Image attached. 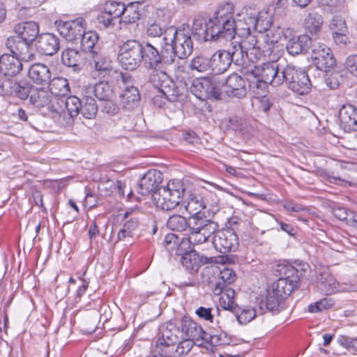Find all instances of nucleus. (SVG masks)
<instances>
[{
  "label": "nucleus",
  "instance_id": "393cba45",
  "mask_svg": "<svg viewBox=\"0 0 357 357\" xmlns=\"http://www.w3.org/2000/svg\"><path fill=\"white\" fill-rule=\"evenodd\" d=\"M316 285L318 290L326 295L335 294L337 281L327 268L318 271L316 276Z\"/></svg>",
  "mask_w": 357,
  "mask_h": 357
},
{
  "label": "nucleus",
  "instance_id": "79ce46f5",
  "mask_svg": "<svg viewBox=\"0 0 357 357\" xmlns=\"http://www.w3.org/2000/svg\"><path fill=\"white\" fill-rule=\"evenodd\" d=\"M49 90L51 95L56 96H65L70 91L68 82L66 78L58 77L50 79Z\"/></svg>",
  "mask_w": 357,
  "mask_h": 357
},
{
  "label": "nucleus",
  "instance_id": "72a5a7b5",
  "mask_svg": "<svg viewBox=\"0 0 357 357\" xmlns=\"http://www.w3.org/2000/svg\"><path fill=\"white\" fill-rule=\"evenodd\" d=\"M140 100L139 90L133 86H126L121 95V104L126 110L130 111L137 108L139 105Z\"/></svg>",
  "mask_w": 357,
  "mask_h": 357
},
{
  "label": "nucleus",
  "instance_id": "ddd939ff",
  "mask_svg": "<svg viewBox=\"0 0 357 357\" xmlns=\"http://www.w3.org/2000/svg\"><path fill=\"white\" fill-rule=\"evenodd\" d=\"M177 255H181V263L191 273H197L202 265L212 264L215 261L214 257L200 255L195 250L186 248V250H177Z\"/></svg>",
  "mask_w": 357,
  "mask_h": 357
},
{
  "label": "nucleus",
  "instance_id": "a19ab883",
  "mask_svg": "<svg viewBox=\"0 0 357 357\" xmlns=\"http://www.w3.org/2000/svg\"><path fill=\"white\" fill-rule=\"evenodd\" d=\"M98 39V35L96 31H89L85 32L84 31L79 39L82 50L84 51H89L91 54L100 51L99 45L97 44Z\"/></svg>",
  "mask_w": 357,
  "mask_h": 357
},
{
  "label": "nucleus",
  "instance_id": "864d4df0",
  "mask_svg": "<svg viewBox=\"0 0 357 357\" xmlns=\"http://www.w3.org/2000/svg\"><path fill=\"white\" fill-rule=\"evenodd\" d=\"M204 341L213 346L228 345L231 342V338L224 332L216 334L206 333Z\"/></svg>",
  "mask_w": 357,
  "mask_h": 357
},
{
  "label": "nucleus",
  "instance_id": "2f4dec72",
  "mask_svg": "<svg viewBox=\"0 0 357 357\" xmlns=\"http://www.w3.org/2000/svg\"><path fill=\"white\" fill-rule=\"evenodd\" d=\"M160 91L169 101L176 102L184 96L185 87L182 83L178 84L169 77L165 80L162 88H160Z\"/></svg>",
  "mask_w": 357,
  "mask_h": 357
},
{
  "label": "nucleus",
  "instance_id": "09e8293b",
  "mask_svg": "<svg viewBox=\"0 0 357 357\" xmlns=\"http://www.w3.org/2000/svg\"><path fill=\"white\" fill-rule=\"evenodd\" d=\"M188 219L181 215H171L167 221V227L172 231H183L188 229Z\"/></svg>",
  "mask_w": 357,
  "mask_h": 357
},
{
  "label": "nucleus",
  "instance_id": "dca6fc26",
  "mask_svg": "<svg viewBox=\"0 0 357 357\" xmlns=\"http://www.w3.org/2000/svg\"><path fill=\"white\" fill-rule=\"evenodd\" d=\"M285 62L264 63L261 66L260 77L273 86H280L284 84L283 73Z\"/></svg>",
  "mask_w": 357,
  "mask_h": 357
},
{
  "label": "nucleus",
  "instance_id": "bf43d9fd",
  "mask_svg": "<svg viewBox=\"0 0 357 357\" xmlns=\"http://www.w3.org/2000/svg\"><path fill=\"white\" fill-rule=\"evenodd\" d=\"M333 301L331 298H324L320 301L312 303L308 306V311L311 313H317L324 310H327L333 305Z\"/></svg>",
  "mask_w": 357,
  "mask_h": 357
},
{
  "label": "nucleus",
  "instance_id": "7ed1b4c3",
  "mask_svg": "<svg viewBox=\"0 0 357 357\" xmlns=\"http://www.w3.org/2000/svg\"><path fill=\"white\" fill-rule=\"evenodd\" d=\"M192 35L194 36L192 26L183 24L178 28L170 26L164 31L162 41L169 52V56L172 59L174 69H179L180 66L176 62V57L180 59H186L193 52V43Z\"/></svg>",
  "mask_w": 357,
  "mask_h": 357
},
{
  "label": "nucleus",
  "instance_id": "bb28decb",
  "mask_svg": "<svg viewBox=\"0 0 357 357\" xmlns=\"http://www.w3.org/2000/svg\"><path fill=\"white\" fill-rule=\"evenodd\" d=\"M188 230L197 231L208 230L207 233L211 231H216L218 225L206 217L204 213L190 215L188 218Z\"/></svg>",
  "mask_w": 357,
  "mask_h": 357
},
{
  "label": "nucleus",
  "instance_id": "cd10ccee",
  "mask_svg": "<svg viewBox=\"0 0 357 357\" xmlns=\"http://www.w3.org/2000/svg\"><path fill=\"white\" fill-rule=\"evenodd\" d=\"M15 33L24 39L33 43L36 42L39 34V25L33 21H26L16 24L14 27Z\"/></svg>",
  "mask_w": 357,
  "mask_h": 357
},
{
  "label": "nucleus",
  "instance_id": "2eb2a0df",
  "mask_svg": "<svg viewBox=\"0 0 357 357\" xmlns=\"http://www.w3.org/2000/svg\"><path fill=\"white\" fill-rule=\"evenodd\" d=\"M191 92L199 100L220 99V93L206 77L195 79L190 86Z\"/></svg>",
  "mask_w": 357,
  "mask_h": 357
},
{
  "label": "nucleus",
  "instance_id": "473e14b6",
  "mask_svg": "<svg viewBox=\"0 0 357 357\" xmlns=\"http://www.w3.org/2000/svg\"><path fill=\"white\" fill-rule=\"evenodd\" d=\"M222 307L225 310L232 312L241 324H246L256 317V310L250 307L241 308L237 305L231 303V302L226 306L225 301L223 300Z\"/></svg>",
  "mask_w": 357,
  "mask_h": 357
},
{
  "label": "nucleus",
  "instance_id": "aec40b11",
  "mask_svg": "<svg viewBox=\"0 0 357 357\" xmlns=\"http://www.w3.org/2000/svg\"><path fill=\"white\" fill-rule=\"evenodd\" d=\"M339 121L345 132L357 131V107L351 104L343 105L339 110Z\"/></svg>",
  "mask_w": 357,
  "mask_h": 357
},
{
  "label": "nucleus",
  "instance_id": "4d7b16f0",
  "mask_svg": "<svg viewBox=\"0 0 357 357\" xmlns=\"http://www.w3.org/2000/svg\"><path fill=\"white\" fill-rule=\"evenodd\" d=\"M33 86L28 82L18 83L14 88L13 96L22 100L30 98Z\"/></svg>",
  "mask_w": 357,
  "mask_h": 357
},
{
  "label": "nucleus",
  "instance_id": "338daca9",
  "mask_svg": "<svg viewBox=\"0 0 357 357\" xmlns=\"http://www.w3.org/2000/svg\"><path fill=\"white\" fill-rule=\"evenodd\" d=\"M345 67L351 74L357 77V54H352L347 58Z\"/></svg>",
  "mask_w": 357,
  "mask_h": 357
},
{
  "label": "nucleus",
  "instance_id": "1a4fd4ad",
  "mask_svg": "<svg viewBox=\"0 0 357 357\" xmlns=\"http://www.w3.org/2000/svg\"><path fill=\"white\" fill-rule=\"evenodd\" d=\"M212 243L215 249L223 254L235 252L238 247V237L233 229L227 228L215 231Z\"/></svg>",
  "mask_w": 357,
  "mask_h": 357
},
{
  "label": "nucleus",
  "instance_id": "ea45409f",
  "mask_svg": "<svg viewBox=\"0 0 357 357\" xmlns=\"http://www.w3.org/2000/svg\"><path fill=\"white\" fill-rule=\"evenodd\" d=\"M91 54L94 68L98 72L99 75L102 77L109 75L112 71L110 60L99 52V51Z\"/></svg>",
  "mask_w": 357,
  "mask_h": 357
},
{
  "label": "nucleus",
  "instance_id": "6e6552de",
  "mask_svg": "<svg viewBox=\"0 0 357 357\" xmlns=\"http://www.w3.org/2000/svg\"><path fill=\"white\" fill-rule=\"evenodd\" d=\"M282 33L283 39L286 41L285 47L287 52L293 56L300 54H306L312 47L311 38L305 34L296 36L292 29L286 28L284 31H279Z\"/></svg>",
  "mask_w": 357,
  "mask_h": 357
},
{
  "label": "nucleus",
  "instance_id": "f257e3e1",
  "mask_svg": "<svg viewBox=\"0 0 357 357\" xmlns=\"http://www.w3.org/2000/svg\"><path fill=\"white\" fill-rule=\"evenodd\" d=\"M235 7L232 3H220L212 15L198 13L192 22L194 37L201 42L231 40L235 38Z\"/></svg>",
  "mask_w": 357,
  "mask_h": 357
},
{
  "label": "nucleus",
  "instance_id": "13d9d810",
  "mask_svg": "<svg viewBox=\"0 0 357 357\" xmlns=\"http://www.w3.org/2000/svg\"><path fill=\"white\" fill-rule=\"evenodd\" d=\"M11 77L2 76L0 78V95L1 96H13L14 88L17 84V82H15Z\"/></svg>",
  "mask_w": 357,
  "mask_h": 357
},
{
  "label": "nucleus",
  "instance_id": "f3484780",
  "mask_svg": "<svg viewBox=\"0 0 357 357\" xmlns=\"http://www.w3.org/2000/svg\"><path fill=\"white\" fill-rule=\"evenodd\" d=\"M31 45L17 35L9 37L6 42V47L12 55L24 61L32 60L34 57V54L30 52Z\"/></svg>",
  "mask_w": 357,
  "mask_h": 357
},
{
  "label": "nucleus",
  "instance_id": "a18cd8bd",
  "mask_svg": "<svg viewBox=\"0 0 357 357\" xmlns=\"http://www.w3.org/2000/svg\"><path fill=\"white\" fill-rule=\"evenodd\" d=\"M95 96L100 101L111 100L114 91L107 82H100L91 87Z\"/></svg>",
  "mask_w": 357,
  "mask_h": 357
},
{
  "label": "nucleus",
  "instance_id": "69168bd1",
  "mask_svg": "<svg viewBox=\"0 0 357 357\" xmlns=\"http://www.w3.org/2000/svg\"><path fill=\"white\" fill-rule=\"evenodd\" d=\"M212 308L199 307L195 310L196 314L202 319L213 322V315L212 314Z\"/></svg>",
  "mask_w": 357,
  "mask_h": 357
},
{
  "label": "nucleus",
  "instance_id": "de8ad7c7",
  "mask_svg": "<svg viewBox=\"0 0 357 357\" xmlns=\"http://www.w3.org/2000/svg\"><path fill=\"white\" fill-rule=\"evenodd\" d=\"M139 225V220L137 218H130L124 223L123 227L119 231L117 239L119 241H121L127 237H132L135 234Z\"/></svg>",
  "mask_w": 357,
  "mask_h": 357
},
{
  "label": "nucleus",
  "instance_id": "e433bc0d",
  "mask_svg": "<svg viewBox=\"0 0 357 357\" xmlns=\"http://www.w3.org/2000/svg\"><path fill=\"white\" fill-rule=\"evenodd\" d=\"M208 230L189 231L190 236L188 238H183L180 242L178 249L180 250H186V248L191 249L192 244H202L205 243L211 235L213 234L215 231H211L207 233Z\"/></svg>",
  "mask_w": 357,
  "mask_h": 357
},
{
  "label": "nucleus",
  "instance_id": "a211bd4d",
  "mask_svg": "<svg viewBox=\"0 0 357 357\" xmlns=\"http://www.w3.org/2000/svg\"><path fill=\"white\" fill-rule=\"evenodd\" d=\"M35 47L39 53L46 56H52L59 50L60 40L53 33H42L38 36Z\"/></svg>",
  "mask_w": 357,
  "mask_h": 357
},
{
  "label": "nucleus",
  "instance_id": "58836bf2",
  "mask_svg": "<svg viewBox=\"0 0 357 357\" xmlns=\"http://www.w3.org/2000/svg\"><path fill=\"white\" fill-rule=\"evenodd\" d=\"M185 208L191 215L204 213L203 211L206 207L204 197L199 194H190L184 202Z\"/></svg>",
  "mask_w": 357,
  "mask_h": 357
},
{
  "label": "nucleus",
  "instance_id": "4be33fe9",
  "mask_svg": "<svg viewBox=\"0 0 357 357\" xmlns=\"http://www.w3.org/2000/svg\"><path fill=\"white\" fill-rule=\"evenodd\" d=\"M245 79L236 73L231 74L225 80V92L229 97L242 98L246 96Z\"/></svg>",
  "mask_w": 357,
  "mask_h": 357
},
{
  "label": "nucleus",
  "instance_id": "052dcab7",
  "mask_svg": "<svg viewBox=\"0 0 357 357\" xmlns=\"http://www.w3.org/2000/svg\"><path fill=\"white\" fill-rule=\"evenodd\" d=\"M180 339H182V340H179L176 347V346L174 347V357H176V354L178 356L187 354L191 350L194 344V341L185 338L183 336H181Z\"/></svg>",
  "mask_w": 357,
  "mask_h": 357
},
{
  "label": "nucleus",
  "instance_id": "f704fd0d",
  "mask_svg": "<svg viewBox=\"0 0 357 357\" xmlns=\"http://www.w3.org/2000/svg\"><path fill=\"white\" fill-rule=\"evenodd\" d=\"M236 274L231 269L225 268L220 271L218 280L213 284L210 282L211 289L214 294L219 295L222 294L225 286H229L236 280Z\"/></svg>",
  "mask_w": 357,
  "mask_h": 357
},
{
  "label": "nucleus",
  "instance_id": "b1692460",
  "mask_svg": "<svg viewBox=\"0 0 357 357\" xmlns=\"http://www.w3.org/2000/svg\"><path fill=\"white\" fill-rule=\"evenodd\" d=\"M21 59L12 54H3L0 56V75L14 77L22 70Z\"/></svg>",
  "mask_w": 357,
  "mask_h": 357
},
{
  "label": "nucleus",
  "instance_id": "9b49d317",
  "mask_svg": "<svg viewBox=\"0 0 357 357\" xmlns=\"http://www.w3.org/2000/svg\"><path fill=\"white\" fill-rule=\"evenodd\" d=\"M312 60L318 70L328 72L335 66L336 61L329 47L324 44H313L311 49Z\"/></svg>",
  "mask_w": 357,
  "mask_h": 357
},
{
  "label": "nucleus",
  "instance_id": "9d476101",
  "mask_svg": "<svg viewBox=\"0 0 357 357\" xmlns=\"http://www.w3.org/2000/svg\"><path fill=\"white\" fill-rule=\"evenodd\" d=\"M279 271L280 273L284 272L285 277L280 278L275 282L271 290L275 291L279 297L285 299L297 287L298 279L297 276H294V273L297 272V270L292 266H282Z\"/></svg>",
  "mask_w": 357,
  "mask_h": 357
},
{
  "label": "nucleus",
  "instance_id": "37998d69",
  "mask_svg": "<svg viewBox=\"0 0 357 357\" xmlns=\"http://www.w3.org/2000/svg\"><path fill=\"white\" fill-rule=\"evenodd\" d=\"M259 19L256 20L248 16L243 17V20L235 18V36L237 35L240 38L246 36L251 31L252 26L259 24Z\"/></svg>",
  "mask_w": 357,
  "mask_h": 357
},
{
  "label": "nucleus",
  "instance_id": "603ef678",
  "mask_svg": "<svg viewBox=\"0 0 357 357\" xmlns=\"http://www.w3.org/2000/svg\"><path fill=\"white\" fill-rule=\"evenodd\" d=\"M139 2H132L126 7L125 18L128 23H134L141 18L142 10L139 9Z\"/></svg>",
  "mask_w": 357,
  "mask_h": 357
},
{
  "label": "nucleus",
  "instance_id": "c03bdc74",
  "mask_svg": "<svg viewBox=\"0 0 357 357\" xmlns=\"http://www.w3.org/2000/svg\"><path fill=\"white\" fill-rule=\"evenodd\" d=\"M330 27L331 29L335 30L333 32V36L335 41L339 44L346 45L348 38L344 33L347 29L344 21L340 18L333 19L330 24Z\"/></svg>",
  "mask_w": 357,
  "mask_h": 357
},
{
  "label": "nucleus",
  "instance_id": "c9c22d12",
  "mask_svg": "<svg viewBox=\"0 0 357 357\" xmlns=\"http://www.w3.org/2000/svg\"><path fill=\"white\" fill-rule=\"evenodd\" d=\"M284 298L279 297L275 291L271 289L268 290L265 300H261L259 304L260 312L262 314L266 312H271L273 314L280 312V305Z\"/></svg>",
  "mask_w": 357,
  "mask_h": 357
},
{
  "label": "nucleus",
  "instance_id": "6e6d98bb",
  "mask_svg": "<svg viewBox=\"0 0 357 357\" xmlns=\"http://www.w3.org/2000/svg\"><path fill=\"white\" fill-rule=\"evenodd\" d=\"M125 10L126 6L123 3L112 1L106 2L104 7L105 13L111 15L115 19L125 15Z\"/></svg>",
  "mask_w": 357,
  "mask_h": 357
},
{
  "label": "nucleus",
  "instance_id": "8fccbe9b",
  "mask_svg": "<svg viewBox=\"0 0 357 357\" xmlns=\"http://www.w3.org/2000/svg\"><path fill=\"white\" fill-rule=\"evenodd\" d=\"M322 17L317 13H309L305 19V26L312 34L317 33L321 28Z\"/></svg>",
  "mask_w": 357,
  "mask_h": 357
},
{
  "label": "nucleus",
  "instance_id": "6ab92c4d",
  "mask_svg": "<svg viewBox=\"0 0 357 357\" xmlns=\"http://www.w3.org/2000/svg\"><path fill=\"white\" fill-rule=\"evenodd\" d=\"M227 52L230 56L231 64L234 63L241 68H246L250 64L256 63L258 61L257 59H250L249 51H246L238 42H232Z\"/></svg>",
  "mask_w": 357,
  "mask_h": 357
},
{
  "label": "nucleus",
  "instance_id": "f03ea898",
  "mask_svg": "<svg viewBox=\"0 0 357 357\" xmlns=\"http://www.w3.org/2000/svg\"><path fill=\"white\" fill-rule=\"evenodd\" d=\"M163 180L162 173L157 169L149 170L138 183L139 193L151 194L158 207L165 211L174 209L182 202L185 188L180 180L169 181L165 186L159 187Z\"/></svg>",
  "mask_w": 357,
  "mask_h": 357
},
{
  "label": "nucleus",
  "instance_id": "680f3d73",
  "mask_svg": "<svg viewBox=\"0 0 357 357\" xmlns=\"http://www.w3.org/2000/svg\"><path fill=\"white\" fill-rule=\"evenodd\" d=\"M162 245L167 251L172 252L175 249L178 250L180 243L178 236L174 234L170 233L165 236ZM176 254L177 255V251Z\"/></svg>",
  "mask_w": 357,
  "mask_h": 357
},
{
  "label": "nucleus",
  "instance_id": "0eeeda50",
  "mask_svg": "<svg viewBox=\"0 0 357 357\" xmlns=\"http://www.w3.org/2000/svg\"><path fill=\"white\" fill-rule=\"evenodd\" d=\"M181 336L179 326L172 322L167 323L161 330V335L157 340L155 348L164 357H174V347L179 342Z\"/></svg>",
  "mask_w": 357,
  "mask_h": 357
},
{
  "label": "nucleus",
  "instance_id": "3c124183",
  "mask_svg": "<svg viewBox=\"0 0 357 357\" xmlns=\"http://www.w3.org/2000/svg\"><path fill=\"white\" fill-rule=\"evenodd\" d=\"M190 68L199 73L211 71L210 58L203 55L195 56L190 61Z\"/></svg>",
  "mask_w": 357,
  "mask_h": 357
},
{
  "label": "nucleus",
  "instance_id": "e2e57ef3",
  "mask_svg": "<svg viewBox=\"0 0 357 357\" xmlns=\"http://www.w3.org/2000/svg\"><path fill=\"white\" fill-rule=\"evenodd\" d=\"M337 342L345 347L349 352H357V337L352 338L348 336H340Z\"/></svg>",
  "mask_w": 357,
  "mask_h": 357
},
{
  "label": "nucleus",
  "instance_id": "c85d7f7f",
  "mask_svg": "<svg viewBox=\"0 0 357 357\" xmlns=\"http://www.w3.org/2000/svg\"><path fill=\"white\" fill-rule=\"evenodd\" d=\"M211 73L222 74L226 72L231 66L230 56L225 50L216 51L211 57Z\"/></svg>",
  "mask_w": 357,
  "mask_h": 357
},
{
  "label": "nucleus",
  "instance_id": "49530a36",
  "mask_svg": "<svg viewBox=\"0 0 357 357\" xmlns=\"http://www.w3.org/2000/svg\"><path fill=\"white\" fill-rule=\"evenodd\" d=\"M98 106L94 98L85 96L82 102L80 113L87 119H92L96 116Z\"/></svg>",
  "mask_w": 357,
  "mask_h": 357
},
{
  "label": "nucleus",
  "instance_id": "20e7f679",
  "mask_svg": "<svg viewBox=\"0 0 357 357\" xmlns=\"http://www.w3.org/2000/svg\"><path fill=\"white\" fill-rule=\"evenodd\" d=\"M169 52L162 40L160 49L158 50L149 42L142 43L143 56L142 64L149 70H170L174 68Z\"/></svg>",
  "mask_w": 357,
  "mask_h": 357
},
{
  "label": "nucleus",
  "instance_id": "c756f323",
  "mask_svg": "<svg viewBox=\"0 0 357 357\" xmlns=\"http://www.w3.org/2000/svg\"><path fill=\"white\" fill-rule=\"evenodd\" d=\"M61 61L63 65L73 68L74 71H79L85 62L83 54L73 48H66L62 52Z\"/></svg>",
  "mask_w": 357,
  "mask_h": 357
},
{
  "label": "nucleus",
  "instance_id": "5701e85b",
  "mask_svg": "<svg viewBox=\"0 0 357 357\" xmlns=\"http://www.w3.org/2000/svg\"><path fill=\"white\" fill-rule=\"evenodd\" d=\"M179 327L181 336L185 338L194 342L205 340L206 332L203 330L201 326L187 317L181 321Z\"/></svg>",
  "mask_w": 357,
  "mask_h": 357
},
{
  "label": "nucleus",
  "instance_id": "5fc2aeb1",
  "mask_svg": "<svg viewBox=\"0 0 357 357\" xmlns=\"http://www.w3.org/2000/svg\"><path fill=\"white\" fill-rule=\"evenodd\" d=\"M152 72L149 75V80L152 85L160 91L162 88L165 80L169 77L166 73L167 70H151Z\"/></svg>",
  "mask_w": 357,
  "mask_h": 357
},
{
  "label": "nucleus",
  "instance_id": "774afa93",
  "mask_svg": "<svg viewBox=\"0 0 357 357\" xmlns=\"http://www.w3.org/2000/svg\"><path fill=\"white\" fill-rule=\"evenodd\" d=\"M230 126L232 130L236 131H241L245 128V122L241 117L235 116L229 120Z\"/></svg>",
  "mask_w": 357,
  "mask_h": 357
},
{
  "label": "nucleus",
  "instance_id": "a878e982",
  "mask_svg": "<svg viewBox=\"0 0 357 357\" xmlns=\"http://www.w3.org/2000/svg\"><path fill=\"white\" fill-rule=\"evenodd\" d=\"M168 22V17L166 16L164 10L158 8L152 15V18L149 21V26L146 33L151 37H158L164 35L165 25Z\"/></svg>",
  "mask_w": 357,
  "mask_h": 357
},
{
  "label": "nucleus",
  "instance_id": "39448f33",
  "mask_svg": "<svg viewBox=\"0 0 357 357\" xmlns=\"http://www.w3.org/2000/svg\"><path fill=\"white\" fill-rule=\"evenodd\" d=\"M283 79L287 88L298 95H306L311 91L312 83L307 73L291 63H285Z\"/></svg>",
  "mask_w": 357,
  "mask_h": 357
},
{
  "label": "nucleus",
  "instance_id": "4c0bfd02",
  "mask_svg": "<svg viewBox=\"0 0 357 357\" xmlns=\"http://www.w3.org/2000/svg\"><path fill=\"white\" fill-rule=\"evenodd\" d=\"M241 41L238 43L246 50L249 51L250 59L259 60L262 55L261 48L258 46L257 36L251 31L246 36L241 37Z\"/></svg>",
  "mask_w": 357,
  "mask_h": 357
},
{
  "label": "nucleus",
  "instance_id": "4468645a",
  "mask_svg": "<svg viewBox=\"0 0 357 357\" xmlns=\"http://www.w3.org/2000/svg\"><path fill=\"white\" fill-rule=\"evenodd\" d=\"M84 18L78 17L68 22L56 21V25L61 36L69 42H75L79 40L84 33Z\"/></svg>",
  "mask_w": 357,
  "mask_h": 357
},
{
  "label": "nucleus",
  "instance_id": "423d86ee",
  "mask_svg": "<svg viewBox=\"0 0 357 357\" xmlns=\"http://www.w3.org/2000/svg\"><path fill=\"white\" fill-rule=\"evenodd\" d=\"M142 43L128 40L119 46L118 59L124 69L132 71L142 65Z\"/></svg>",
  "mask_w": 357,
  "mask_h": 357
},
{
  "label": "nucleus",
  "instance_id": "f8f14e48",
  "mask_svg": "<svg viewBox=\"0 0 357 357\" xmlns=\"http://www.w3.org/2000/svg\"><path fill=\"white\" fill-rule=\"evenodd\" d=\"M55 100L56 107L61 111L55 113L63 117L66 125L72 124L73 119L80 112L82 101L75 96H68L65 99L55 98Z\"/></svg>",
  "mask_w": 357,
  "mask_h": 357
},
{
  "label": "nucleus",
  "instance_id": "7c9ffc66",
  "mask_svg": "<svg viewBox=\"0 0 357 357\" xmlns=\"http://www.w3.org/2000/svg\"><path fill=\"white\" fill-rule=\"evenodd\" d=\"M28 76L36 84H47L51 79V73L49 68L46 65L40 63L31 66Z\"/></svg>",
  "mask_w": 357,
  "mask_h": 357
},
{
  "label": "nucleus",
  "instance_id": "412c9836",
  "mask_svg": "<svg viewBox=\"0 0 357 357\" xmlns=\"http://www.w3.org/2000/svg\"><path fill=\"white\" fill-rule=\"evenodd\" d=\"M29 100L31 103L36 107H47L52 112H61L56 107L55 98L52 100V95L44 89L33 86Z\"/></svg>",
  "mask_w": 357,
  "mask_h": 357
},
{
  "label": "nucleus",
  "instance_id": "0e129e2a",
  "mask_svg": "<svg viewBox=\"0 0 357 357\" xmlns=\"http://www.w3.org/2000/svg\"><path fill=\"white\" fill-rule=\"evenodd\" d=\"M333 214L340 220H347L349 217H354L352 211L340 206L334 207L333 208Z\"/></svg>",
  "mask_w": 357,
  "mask_h": 357
}]
</instances>
